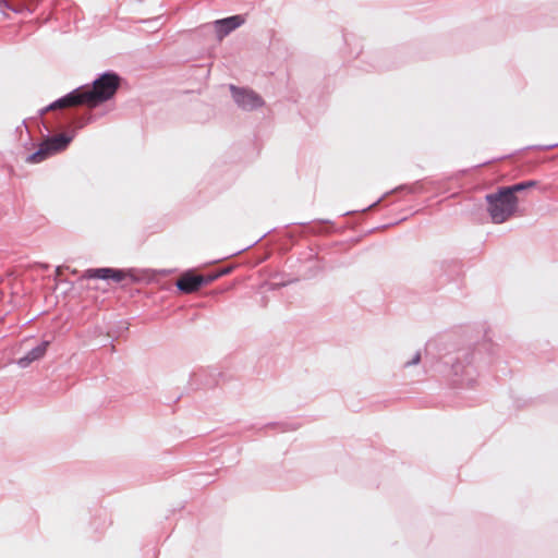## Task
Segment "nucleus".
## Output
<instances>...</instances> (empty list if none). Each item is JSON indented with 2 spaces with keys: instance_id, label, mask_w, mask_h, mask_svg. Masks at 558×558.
<instances>
[{
  "instance_id": "f257e3e1",
  "label": "nucleus",
  "mask_w": 558,
  "mask_h": 558,
  "mask_svg": "<svg viewBox=\"0 0 558 558\" xmlns=\"http://www.w3.org/2000/svg\"><path fill=\"white\" fill-rule=\"evenodd\" d=\"M120 85V78L114 73H105L94 81L92 88L80 87L66 96L52 102L46 110L64 109L85 105L95 108L113 97Z\"/></svg>"
},
{
  "instance_id": "f03ea898",
  "label": "nucleus",
  "mask_w": 558,
  "mask_h": 558,
  "mask_svg": "<svg viewBox=\"0 0 558 558\" xmlns=\"http://www.w3.org/2000/svg\"><path fill=\"white\" fill-rule=\"evenodd\" d=\"M488 203V213L493 222L502 223L514 215L518 208V198L515 195H509L504 189L495 194L486 196Z\"/></svg>"
},
{
  "instance_id": "7ed1b4c3",
  "label": "nucleus",
  "mask_w": 558,
  "mask_h": 558,
  "mask_svg": "<svg viewBox=\"0 0 558 558\" xmlns=\"http://www.w3.org/2000/svg\"><path fill=\"white\" fill-rule=\"evenodd\" d=\"M82 278L112 280L114 282H121L130 278L132 281H134V276L130 271L116 268L87 269L83 274Z\"/></svg>"
},
{
  "instance_id": "20e7f679",
  "label": "nucleus",
  "mask_w": 558,
  "mask_h": 558,
  "mask_svg": "<svg viewBox=\"0 0 558 558\" xmlns=\"http://www.w3.org/2000/svg\"><path fill=\"white\" fill-rule=\"evenodd\" d=\"M233 96L239 106L244 109H254L263 105V99L252 90L232 87Z\"/></svg>"
},
{
  "instance_id": "39448f33",
  "label": "nucleus",
  "mask_w": 558,
  "mask_h": 558,
  "mask_svg": "<svg viewBox=\"0 0 558 558\" xmlns=\"http://www.w3.org/2000/svg\"><path fill=\"white\" fill-rule=\"evenodd\" d=\"M203 275L183 274L177 281V287L184 293L196 292L202 287Z\"/></svg>"
},
{
  "instance_id": "423d86ee",
  "label": "nucleus",
  "mask_w": 558,
  "mask_h": 558,
  "mask_svg": "<svg viewBox=\"0 0 558 558\" xmlns=\"http://www.w3.org/2000/svg\"><path fill=\"white\" fill-rule=\"evenodd\" d=\"M244 23V19L241 15L230 16L216 22L217 33L220 38L229 34L231 31L238 28Z\"/></svg>"
},
{
  "instance_id": "0eeeda50",
  "label": "nucleus",
  "mask_w": 558,
  "mask_h": 558,
  "mask_svg": "<svg viewBox=\"0 0 558 558\" xmlns=\"http://www.w3.org/2000/svg\"><path fill=\"white\" fill-rule=\"evenodd\" d=\"M72 141L71 136H68L65 134H58L52 137H49L44 141L46 146L49 148V151L51 155L64 150L70 142Z\"/></svg>"
},
{
  "instance_id": "6e6552de",
  "label": "nucleus",
  "mask_w": 558,
  "mask_h": 558,
  "mask_svg": "<svg viewBox=\"0 0 558 558\" xmlns=\"http://www.w3.org/2000/svg\"><path fill=\"white\" fill-rule=\"evenodd\" d=\"M48 345L49 341H44L38 347L31 350L25 356L19 359L17 364L21 367H27L32 362L41 359L46 354Z\"/></svg>"
},
{
  "instance_id": "1a4fd4ad",
  "label": "nucleus",
  "mask_w": 558,
  "mask_h": 558,
  "mask_svg": "<svg viewBox=\"0 0 558 558\" xmlns=\"http://www.w3.org/2000/svg\"><path fill=\"white\" fill-rule=\"evenodd\" d=\"M49 156H51V153L49 151V148L46 146V144L43 142L39 145V148L27 157L26 161L29 163H39L47 159Z\"/></svg>"
},
{
  "instance_id": "9d476101",
  "label": "nucleus",
  "mask_w": 558,
  "mask_h": 558,
  "mask_svg": "<svg viewBox=\"0 0 558 558\" xmlns=\"http://www.w3.org/2000/svg\"><path fill=\"white\" fill-rule=\"evenodd\" d=\"M536 185L535 181H526L522 183L514 184L512 186L502 187L507 194L509 195H515V193L521 192L523 190L533 187Z\"/></svg>"
},
{
  "instance_id": "9b49d317",
  "label": "nucleus",
  "mask_w": 558,
  "mask_h": 558,
  "mask_svg": "<svg viewBox=\"0 0 558 558\" xmlns=\"http://www.w3.org/2000/svg\"><path fill=\"white\" fill-rule=\"evenodd\" d=\"M220 276H221V272L213 274V275H206V276L203 275L202 287L205 286V284L211 283L217 278H219Z\"/></svg>"
},
{
  "instance_id": "f8f14e48",
  "label": "nucleus",
  "mask_w": 558,
  "mask_h": 558,
  "mask_svg": "<svg viewBox=\"0 0 558 558\" xmlns=\"http://www.w3.org/2000/svg\"><path fill=\"white\" fill-rule=\"evenodd\" d=\"M220 276H221V272L213 274V275H206V276L203 275L202 287L205 286V284L211 283L217 278H219Z\"/></svg>"
}]
</instances>
